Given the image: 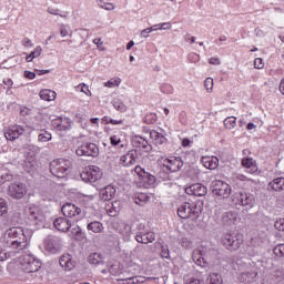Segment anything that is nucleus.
<instances>
[{"label": "nucleus", "instance_id": "nucleus-9", "mask_svg": "<svg viewBox=\"0 0 284 284\" xmlns=\"http://www.w3.org/2000/svg\"><path fill=\"white\" fill-rule=\"evenodd\" d=\"M78 156H99V146L94 143L82 144L75 150Z\"/></svg>", "mask_w": 284, "mask_h": 284}, {"label": "nucleus", "instance_id": "nucleus-8", "mask_svg": "<svg viewBox=\"0 0 284 284\" xmlns=\"http://www.w3.org/2000/svg\"><path fill=\"white\" fill-rule=\"evenodd\" d=\"M8 194L11 199L19 201L20 199H23L26 194H28V187L21 182L11 183L8 187Z\"/></svg>", "mask_w": 284, "mask_h": 284}, {"label": "nucleus", "instance_id": "nucleus-42", "mask_svg": "<svg viewBox=\"0 0 284 284\" xmlns=\"http://www.w3.org/2000/svg\"><path fill=\"white\" fill-rule=\"evenodd\" d=\"M204 87H205L207 92H212V90L214 88V79L206 78L205 81H204Z\"/></svg>", "mask_w": 284, "mask_h": 284}, {"label": "nucleus", "instance_id": "nucleus-36", "mask_svg": "<svg viewBox=\"0 0 284 284\" xmlns=\"http://www.w3.org/2000/svg\"><path fill=\"white\" fill-rule=\"evenodd\" d=\"M119 282H122L123 284H139L141 281L139 280L138 276L133 277H120L118 278Z\"/></svg>", "mask_w": 284, "mask_h": 284}, {"label": "nucleus", "instance_id": "nucleus-2", "mask_svg": "<svg viewBox=\"0 0 284 284\" xmlns=\"http://www.w3.org/2000/svg\"><path fill=\"white\" fill-rule=\"evenodd\" d=\"M202 212L203 202H197L195 204L185 202L178 209V215L180 219H191L192 221H196V219L201 216Z\"/></svg>", "mask_w": 284, "mask_h": 284}, {"label": "nucleus", "instance_id": "nucleus-61", "mask_svg": "<svg viewBox=\"0 0 284 284\" xmlns=\"http://www.w3.org/2000/svg\"><path fill=\"white\" fill-rule=\"evenodd\" d=\"M237 179H239L240 181H252V179L247 178V176L244 175V174H239V175H237Z\"/></svg>", "mask_w": 284, "mask_h": 284}, {"label": "nucleus", "instance_id": "nucleus-11", "mask_svg": "<svg viewBox=\"0 0 284 284\" xmlns=\"http://www.w3.org/2000/svg\"><path fill=\"white\" fill-rule=\"evenodd\" d=\"M61 212L67 219H78L81 216V207L72 203L64 204L61 209Z\"/></svg>", "mask_w": 284, "mask_h": 284}, {"label": "nucleus", "instance_id": "nucleus-55", "mask_svg": "<svg viewBox=\"0 0 284 284\" xmlns=\"http://www.w3.org/2000/svg\"><path fill=\"white\" fill-rule=\"evenodd\" d=\"M195 265H200V267H207V262H205V258L200 257V260L195 262Z\"/></svg>", "mask_w": 284, "mask_h": 284}, {"label": "nucleus", "instance_id": "nucleus-45", "mask_svg": "<svg viewBox=\"0 0 284 284\" xmlns=\"http://www.w3.org/2000/svg\"><path fill=\"white\" fill-rule=\"evenodd\" d=\"M8 212V204L4 199H0V216H3Z\"/></svg>", "mask_w": 284, "mask_h": 284}, {"label": "nucleus", "instance_id": "nucleus-13", "mask_svg": "<svg viewBox=\"0 0 284 284\" xmlns=\"http://www.w3.org/2000/svg\"><path fill=\"white\" fill-rule=\"evenodd\" d=\"M45 250L51 254H57V252H61V240L58 236H48L45 240Z\"/></svg>", "mask_w": 284, "mask_h": 284}, {"label": "nucleus", "instance_id": "nucleus-27", "mask_svg": "<svg viewBox=\"0 0 284 284\" xmlns=\"http://www.w3.org/2000/svg\"><path fill=\"white\" fill-rule=\"evenodd\" d=\"M268 187L274 192H283L284 190V178H276L268 183Z\"/></svg>", "mask_w": 284, "mask_h": 284}, {"label": "nucleus", "instance_id": "nucleus-4", "mask_svg": "<svg viewBox=\"0 0 284 284\" xmlns=\"http://www.w3.org/2000/svg\"><path fill=\"white\" fill-rule=\"evenodd\" d=\"M70 160L58 159L50 163V172L57 179H65L70 170Z\"/></svg>", "mask_w": 284, "mask_h": 284}, {"label": "nucleus", "instance_id": "nucleus-63", "mask_svg": "<svg viewBox=\"0 0 284 284\" xmlns=\"http://www.w3.org/2000/svg\"><path fill=\"white\" fill-rule=\"evenodd\" d=\"M22 45H26V48H28V45H32V41H30V39L24 38L22 41Z\"/></svg>", "mask_w": 284, "mask_h": 284}, {"label": "nucleus", "instance_id": "nucleus-7", "mask_svg": "<svg viewBox=\"0 0 284 284\" xmlns=\"http://www.w3.org/2000/svg\"><path fill=\"white\" fill-rule=\"evenodd\" d=\"M211 190L215 196H222V199H227V196H230V193L232 192V187H230V184L221 180L213 181L211 183Z\"/></svg>", "mask_w": 284, "mask_h": 284}, {"label": "nucleus", "instance_id": "nucleus-15", "mask_svg": "<svg viewBox=\"0 0 284 284\" xmlns=\"http://www.w3.org/2000/svg\"><path fill=\"white\" fill-rule=\"evenodd\" d=\"M138 160L139 153L136 152V150H131L126 154L121 156L120 161L122 165H124L125 168H130V165H135Z\"/></svg>", "mask_w": 284, "mask_h": 284}, {"label": "nucleus", "instance_id": "nucleus-34", "mask_svg": "<svg viewBox=\"0 0 284 284\" xmlns=\"http://www.w3.org/2000/svg\"><path fill=\"white\" fill-rule=\"evenodd\" d=\"M236 125V116H229L224 120V126L226 130H234Z\"/></svg>", "mask_w": 284, "mask_h": 284}, {"label": "nucleus", "instance_id": "nucleus-18", "mask_svg": "<svg viewBox=\"0 0 284 284\" xmlns=\"http://www.w3.org/2000/svg\"><path fill=\"white\" fill-rule=\"evenodd\" d=\"M156 240V236L154 235V232H143L139 231L135 235V241L138 243H143L144 245H148V243H154Z\"/></svg>", "mask_w": 284, "mask_h": 284}, {"label": "nucleus", "instance_id": "nucleus-37", "mask_svg": "<svg viewBox=\"0 0 284 284\" xmlns=\"http://www.w3.org/2000/svg\"><path fill=\"white\" fill-rule=\"evenodd\" d=\"M121 85V79H110L108 82L104 83L105 88H119Z\"/></svg>", "mask_w": 284, "mask_h": 284}, {"label": "nucleus", "instance_id": "nucleus-32", "mask_svg": "<svg viewBox=\"0 0 284 284\" xmlns=\"http://www.w3.org/2000/svg\"><path fill=\"white\" fill-rule=\"evenodd\" d=\"M209 284H223V277L219 273H211L207 277Z\"/></svg>", "mask_w": 284, "mask_h": 284}, {"label": "nucleus", "instance_id": "nucleus-14", "mask_svg": "<svg viewBox=\"0 0 284 284\" xmlns=\"http://www.w3.org/2000/svg\"><path fill=\"white\" fill-rule=\"evenodd\" d=\"M185 194L190 196H205L207 194V187L201 183H195L185 189Z\"/></svg>", "mask_w": 284, "mask_h": 284}, {"label": "nucleus", "instance_id": "nucleus-57", "mask_svg": "<svg viewBox=\"0 0 284 284\" xmlns=\"http://www.w3.org/2000/svg\"><path fill=\"white\" fill-rule=\"evenodd\" d=\"M36 77H37V73L31 72V71H24V78H26V79L32 80V79H34Z\"/></svg>", "mask_w": 284, "mask_h": 284}, {"label": "nucleus", "instance_id": "nucleus-49", "mask_svg": "<svg viewBox=\"0 0 284 284\" xmlns=\"http://www.w3.org/2000/svg\"><path fill=\"white\" fill-rule=\"evenodd\" d=\"M119 202H114V204H112L113 211H111L110 205L109 209H106V212H109V214L111 216H116V214H119V209H116L115 205H118Z\"/></svg>", "mask_w": 284, "mask_h": 284}, {"label": "nucleus", "instance_id": "nucleus-56", "mask_svg": "<svg viewBox=\"0 0 284 284\" xmlns=\"http://www.w3.org/2000/svg\"><path fill=\"white\" fill-rule=\"evenodd\" d=\"M134 172L142 176V179L145 176V170H143L141 166H135Z\"/></svg>", "mask_w": 284, "mask_h": 284}, {"label": "nucleus", "instance_id": "nucleus-3", "mask_svg": "<svg viewBox=\"0 0 284 284\" xmlns=\"http://www.w3.org/2000/svg\"><path fill=\"white\" fill-rule=\"evenodd\" d=\"M221 243L223 247H225V250L229 252H236L241 248V244L243 243V235L225 233L221 237Z\"/></svg>", "mask_w": 284, "mask_h": 284}, {"label": "nucleus", "instance_id": "nucleus-39", "mask_svg": "<svg viewBox=\"0 0 284 284\" xmlns=\"http://www.w3.org/2000/svg\"><path fill=\"white\" fill-rule=\"evenodd\" d=\"M60 36L62 38L72 37V31H70V27H68L65 24H61V27H60Z\"/></svg>", "mask_w": 284, "mask_h": 284}, {"label": "nucleus", "instance_id": "nucleus-28", "mask_svg": "<svg viewBox=\"0 0 284 284\" xmlns=\"http://www.w3.org/2000/svg\"><path fill=\"white\" fill-rule=\"evenodd\" d=\"M90 265H103V255L101 253H91L88 257Z\"/></svg>", "mask_w": 284, "mask_h": 284}, {"label": "nucleus", "instance_id": "nucleus-26", "mask_svg": "<svg viewBox=\"0 0 284 284\" xmlns=\"http://www.w3.org/2000/svg\"><path fill=\"white\" fill-rule=\"evenodd\" d=\"M242 165L246 168V172H248V174H256V172H258V168L254 164V160L250 158L243 159Z\"/></svg>", "mask_w": 284, "mask_h": 284}, {"label": "nucleus", "instance_id": "nucleus-5", "mask_svg": "<svg viewBox=\"0 0 284 284\" xmlns=\"http://www.w3.org/2000/svg\"><path fill=\"white\" fill-rule=\"evenodd\" d=\"M20 265L22 272L26 274H34L38 270H41V261L32 255H23L20 257Z\"/></svg>", "mask_w": 284, "mask_h": 284}, {"label": "nucleus", "instance_id": "nucleus-46", "mask_svg": "<svg viewBox=\"0 0 284 284\" xmlns=\"http://www.w3.org/2000/svg\"><path fill=\"white\" fill-rule=\"evenodd\" d=\"M161 256L162 258H170V248L168 247V245L161 246Z\"/></svg>", "mask_w": 284, "mask_h": 284}, {"label": "nucleus", "instance_id": "nucleus-10", "mask_svg": "<svg viewBox=\"0 0 284 284\" xmlns=\"http://www.w3.org/2000/svg\"><path fill=\"white\" fill-rule=\"evenodd\" d=\"M237 201L243 207H247L248 210H252L256 203V197L254 194L250 192H240L237 196Z\"/></svg>", "mask_w": 284, "mask_h": 284}, {"label": "nucleus", "instance_id": "nucleus-52", "mask_svg": "<svg viewBox=\"0 0 284 284\" xmlns=\"http://www.w3.org/2000/svg\"><path fill=\"white\" fill-rule=\"evenodd\" d=\"M243 125H244L243 121H240L241 129L233 131V136H241V134H243Z\"/></svg>", "mask_w": 284, "mask_h": 284}, {"label": "nucleus", "instance_id": "nucleus-48", "mask_svg": "<svg viewBox=\"0 0 284 284\" xmlns=\"http://www.w3.org/2000/svg\"><path fill=\"white\" fill-rule=\"evenodd\" d=\"M41 47H37L30 54L31 59H37L38 57H41Z\"/></svg>", "mask_w": 284, "mask_h": 284}, {"label": "nucleus", "instance_id": "nucleus-21", "mask_svg": "<svg viewBox=\"0 0 284 284\" xmlns=\"http://www.w3.org/2000/svg\"><path fill=\"white\" fill-rule=\"evenodd\" d=\"M53 225L59 232H68L72 226V223L68 217H58L53 221Z\"/></svg>", "mask_w": 284, "mask_h": 284}, {"label": "nucleus", "instance_id": "nucleus-6", "mask_svg": "<svg viewBox=\"0 0 284 284\" xmlns=\"http://www.w3.org/2000/svg\"><path fill=\"white\" fill-rule=\"evenodd\" d=\"M84 183H97L101 176H103V171L97 165H91L84 169L80 174Z\"/></svg>", "mask_w": 284, "mask_h": 284}, {"label": "nucleus", "instance_id": "nucleus-41", "mask_svg": "<svg viewBox=\"0 0 284 284\" xmlns=\"http://www.w3.org/2000/svg\"><path fill=\"white\" fill-rule=\"evenodd\" d=\"M113 108L118 110V112H126L128 106L121 101H114L113 102Z\"/></svg>", "mask_w": 284, "mask_h": 284}, {"label": "nucleus", "instance_id": "nucleus-33", "mask_svg": "<svg viewBox=\"0 0 284 284\" xmlns=\"http://www.w3.org/2000/svg\"><path fill=\"white\" fill-rule=\"evenodd\" d=\"M52 125H54L55 129L59 130L60 132H65V130H68V125L63 124V118H58L53 120Z\"/></svg>", "mask_w": 284, "mask_h": 284}, {"label": "nucleus", "instance_id": "nucleus-43", "mask_svg": "<svg viewBox=\"0 0 284 284\" xmlns=\"http://www.w3.org/2000/svg\"><path fill=\"white\" fill-rule=\"evenodd\" d=\"M275 256H284V244H278L273 250Z\"/></svg>", "mask_w": 284, "mask_h": 284}, {"label": "nucleus", "instance_id": "nucleus-1", "mask_svg": "<svg viewBox=\"0 0 284 284\" xmlns=\"http://www.w3.org/2000/svg\"><path fill=\"white\" fill-rule=\"evenodd\" d=\"M2 243L4 247H9L10 252H16V256L28 247V237L21 227H11L6 231Z\"/></svg>", "mask_w": 284, "mask_h": 284}, {"label": "nucleus", "instance_id": "nucleus-25", "mask_svg": "<svg viewBox=\"0 0 284 284\" xmlns=\"http://www.w3.org/2000/svg\"><path fill=\"white\" fill-rule=\"evenodd\" d=\"M202 163L206 170H216L219 168V158H202Z\"/></svg>", "mask_w": 284, "mask_h": 284}, {"label": "nucleus", "instance_id": "nucleus-17", "mask_svg": "<svg viewBox=\"0 0 284 284\" xmlns=\"http://www.w3.org/2000/svg\"><path fill=\"white\" fill-rule=\"evenodd\" d=\"M158 163H159V166L156 169L158 179H161L162 181H169L170 174H172L169 166L165 164L164 160H159Z\"/></svg>", "mask_w": 284, "mask_h": 284}, {"label": "nucleus", "instance_id": "nucleus-29", "mask_svg": "<svg viewBox=\"0 0 284 284\" xmlns=\"http://www.w3.org/2000/svg\"><path fill=\"white\" fill-rule=\"evenodd\" d=\"M150 138L153 139V141H155L156 145H163L164 143H168V139L156 131H151Z\"/></svg>", "mask_w": 284, "mask_h": 284}, {"label": "nucleus", "instance_id": "nucleus-64", "mask_svg": "<svg viewBox=\"0 0 284 284\" xmlns=\"http://www.w3.org/2000/svg\"><path fill=\"white\" fill-rule=\"evenodd\" d=\"M280 92L282 94H284V78L282 79L281 83H280Z\"/></svg>", "mask_w": 284, "mask_h": 284}, {"label": "nucleus", "instance_id": "nucleus-22", "mask_svg": "<svg viewBox=\"0 0 284 284\" xmlns=\"http://www.w3.org/2000/svg\"><path fill=\"white\" fill-rule=\"evenodd\" d=\"M115 195L116 189H114V186L112 185L105 186L100 192V199H102V201H112V199H114Z\"/></svg>", "mask_w": 284, "mask_h": 284}, {"label": "nucleus", "instance_id": "nucleus-62", "mask_svg": "<svg viewBox=\"0 0 284 284\" xmlns=\"http://www.w3.org/2000/svg\"><path fill=\"white\" fill-rule=\"evenodd\" d=\"M99 6H100V8L104 9V10H114V4H112V3H108L109 7H104L102 4H99Z\"/></svg>", "mask_w": 284, "mask_h": 284}, {"label": "nucleus", "instance_id": "nucleus-16", "mask_svg": "<svg viewBox=\"0 0 284 284\" xmlns=\"http://www.w3.org/2000/svg\"><path fill=\"white\" fill-rule=\"evenodd\" d=\"M26 132V129L21 125H14L8 131L4 132V138L7 141H16V139H19L21 134Z\"/></svg>", "mask_w": 284, "mask_h": 284}, {"label": "nucleus", "instance_id": "nucleus-51", "mask_svg": "<svg viewBox=\"0 0 284 284\" xmlns=\"http://www.w3.org/2000/svg\"><path fill=\"white\" fill-rule=\"evenodd\" d=\"M110 142H111V145L116 146V145H119V143H121V138H119V136H116V135H112V136L110 138Z\"/></svg>", "mask_w": 284, "mask_h": 284}, {"label": "nucleus", "instance_id": "nucleus-31", "mask_svg": "<svg viewBox=\"0 0 284 284\" xmlns=\"http://www.w3.org/2000/svg\"><path fill=\"white\" fill-rule=\"evenodd\" d=\"M89 232H93L94 234H100L103 232V224L99 221H93L87 225Z\"/></svg>", "mask_w": 284, "mask_h": 284}, {"label": "nucleus", "instance_id": "nucleus-59", "mask_svg": "<svg viewBox=\"0 0 284 284\" xmlns=\"http://www.w3.org/2000/svg\"><path fill=\"white\" fill-rule=\"evenodd\" d=\"M209 62L211 65H221V60H219V58H211Z\"/></svg>", "mask_w": 284, "mask_h": 284}, {"label": "nucleus", "instance_id": "nucleus-53", "mask_svg": "<svg viewBox=\"0 0 284 284\" xmlns=\"http://www.w3.org/2000/svg\"><path fill=\"white\" fill-rule=\"evenodd\" d=\"M254 65H255V68H257V70L263 69V59L256 58L254 61Z\"/></svg>", "mask_w": 284, "mask_h": 284}, {"label": "nucleus", "instance_id": "nucleus-24", "mask_svg": "<svg viewBox=\"0 0 284 284\" xmlns=\"http://www.w3.org/2000/svg\"><path fill=\"white\" fill-rule=\"evenodd\" d=\"M236 219H239V214H236V212L234 211L225 212L222 215V222L224 223V225H232L236 223Z\"/></svg>", "mask_w": 284, "mask_h": 284}, {"label": "nucleus", "instance_id": "nucleus-44", "mask_svg": "<svg viewBox=\"0 0 284 284\" xmlns=\"http://www.w3.org/2000/svg\"><path fill=\"white\" fill-rule=\"evenodd\" d=\"M14 180V175L10 174V173H6L3 175H1L0 178V183L3 184L6 182H10Z\"/></svg>", "mask_w": 284, "mask_h": 284}, {"label": "nucleus", "instance_id": "nucleus-30", "mask_svg": "<svg viewBox=\"0 0 284 284\" xmlns=\"http://www.w3.org/2000/svg\"><path fill=\"white\" fill-rule=\"evenodd\" d=\"M40 99H42V101H54L57 93L52 90L44 89L40 91Z\"/></svg>", "mask_w": 284, "mask_h": 284}, {"label": "nucleus", "instance_id": "nucleus-50", "mask_svg": "<svg viewBox=\"0 0 284 284\" xmlns=\"http://www.w3.org/2000/svg\"><path fill=\"white\" fill-rule=\"evenodd\" d=\"M202 257H203V254L199 250L194 251L193 254H192V258H193L194 263L200 261Z\"/></svg>", "mask_w": 284, "mask_h": 284}, {"label": "nucleus", "instance_id": "nucleus-54", "mask_svg": "<svg viewBox=\"0 0 284 284\" xmlns=\"http://www.w3.org/2000/svg\"><path fill=\"white\" fill-rule=\"evenodd\" d=\"M159 26H160L159 30H172V24L170 22H164Z\"/></svg>", "mask_w": 284, "mask_h": 284}, {"label": "nucleus", "instance_id": "nucleus-60", "mask_svg": "<svg viewBox=\"0 0 284 284\" xmlns=\"http://www.w3.org/2000/svg\"><path fill=\"white\" fill-rule=\"evenodd\" d=\"M143 179H149L150 183H154L156 181V178L154 175L149 174V173H145Z\"/></svg>", "mask_w": 284, "mask_h": 284}, {"label": "nucleus", "instance_id": "nucleus-12", "mask_svg": "<svg viewBox=\"0 0 284 284\" xmlns=\"http://www.w3.org/2000/svg\"><path fill=\"white\" fill-rule=\"evenodd\" d=\"M28 216L31 225H39V223H43L44 216L41 212V209H39L38 206H30L28 209Z\"/></svg>", "mask_w": 284, "mask_h": 284}, {"label": "nucleus", "instance_id": "nucleus-23", "mask_svg": "<svg viewBox=\"0 0 284 284\" xmlns=\"http://www.w3.org/2000/svg\"><path fill=\"white\" fill-rule=\"evenodd\" d=\"M59 263L61 267H64L67 271L74 270V262L72 261V255L70 254L62 255Z\"/></svg>", "mask_w": 284, "mask_h": 284}, {"label": "nucleus", "instance_id": "nucleus-19", "mask_svg": "<svg viewBox=\"0 0 284 284\" xmlns=\"http://www.w3.org/2000/svg\"><path fill=\"white\" fill-rule=\"evenodd\" d=\"M133 148H142L144 152H152V145L148 143V140L143 139L141 135H135L132 138Z\"/></svg>", "mask_w": 284, "mask_h": 284}, {"label": "nucleus", "instance_id": "nucleus-38", "mask_svg": "<svg viewBox=\"0 0 284 284\" xmlns=\"http://www.w3.org/2000/svg\"><path fill=\"white\" fill-rule=\"evenodd\" d=\"M38 140L40 141V143H48V141H52V134L45 131L44 133H40L38 135Z\"/></svg>", "mask_w": 284, "mask_h": 284}, {"label": "nucleus", "instance_id": "nucleus-20", "mask_svg": "<svg viewBox=\"0 0 284 284\" xmlns=\"http://www.w3.org/2000/svg\"><path fill=\"white\" fill-rule=\"evenodd\" d=\"M166 168L172 172H179L181 168H183V162L181 161V158H172V159H164L163 160Z\"/></svg>", "mask_w": 284, "mask_h": 284}, {"label": "nucleus", "instance_id": "nucleus-35", "mask_svg": "<svg viewBox=\"0 0 284 284\" xmlns=\"http://www.w3.org/2000/svg\"><path fill=\"white\" fill-rule=\"evenodd\" d=\"M14 251L6 252L3 248H0V261H8V258H14Z\"/></svg>", "mask_w": 284, "mask_h": 284}, {"label": "nucleus", "instance_id": "nucleus-47", "mask_svg": "<svg viewBox=\"0 0 284 284\" xmlns=\"http://www.w3.org/2000/svg\"><path fill=\"white\" fill-rule=\"evenodd\" d=\"M274 227L280 232H284V219H280L275 222Z\"/></svg>", "mask_w": 284, "mask_h": 284}, {"label": "nucleus", "instance_id": "nucleus-58", "mask_svg": "<svg viewBox=\"0 0 284 284\" xmlns=\"http://www.w3.org/2000/svg\"><path fill=\"white\" fill-rule=\"evenodd\" d=\"M150 32H152V28L143 29L141 31V37H143L144 39H148V34H150Z\"/></svg>", "mask_w": 284, "mask_h": 284}, {"label": "nucleus", "instance_id": "nucleus-40", "mask_svg": "<svg viewBox=\"0 0 284 284\" xmlns=\"http://www.w3.org/2000/svg\"><path fill=\"white\" fill-rule=\"evenodd\" d=\"M148 201H150V197L143 193L135 197L136 205H143L144 203H148Z\"/></svg>", "mask_w": 284, "mask_h": 284}]
</instances>
